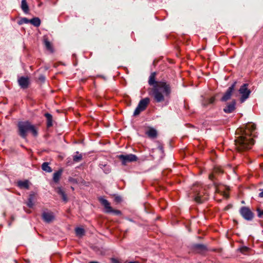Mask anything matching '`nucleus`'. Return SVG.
<instances>
[{
	"instance_id": "nucleus-1",
	"label": "nucleus",
	"mask_w": 263,
	"mask_h": 263,
	"mask_svg": "<svg viewBox=\"0 0 263 263\" xmlns=\"http://www.w3.org/2000/svg\"><path fill=\"white\" fill-rule=\"evenodd\" d=\"M156 73L152 72L149 78L148 84L153 86L152 95L155 101L157 103L162 102L166 100L167 101L171 93V88L169 84L164 81H156Z\"/></svg>"
},
{
	"instance_id": "nucleus-2",
	"label": "nucleus",
	"mask_w": 263,
	"mask_h": 263,
	"mask_svg": "<svg viewBox=\"0 0 263 263\" xmlns=\"http://www.w3.org/2000/svg\"><path fill=\"white\" fill-rule=\"evenodd\" d=\"M255 129V124L248 123L244 129L241 128L237 130V133H240V136L235 140L236 148L238 151L242 152L251 148L254 143L251 135Z\"/></svg>"
},
{
	"instance_id": "nucleus-3",
	"label": "nucleus",
	"mask_w": 263,
	"mask_h": 263,
	"mask_svg": "<svg viewBox=\"0 0 263 263\" xmlns=\"http://www.w3.org/2000/svg\"><path fill=\"white\" fill-rule=\"evenodd\" d=\"M18 135L23 138L27 137V133L31 132L33 136L36 137L38 133L35 126L29 121H20L17 124Z\"/></svg>"
},
{
	"instance_id": "nucleus-4",
	"label": "nucleus",
	"mask_w": 263,
	"mask_h": 263,
	"mask_svg": "<svg viewBox=\"0 0 263 263\" xmlns=\"http://www.w3.org/2000/svg\"><path fill=\"white\" fill-rule=\"evenodd\" d=\"M149 103V99L148 98H145L141 100L134 112V116H137L139 115L141 111L144 110Z\"/></svg>"
},
{
	"instance_id": "nucleus-5",
	"label": "nucleus",
	"mask_w": 263,
	"mask_h": 263,
	"mask_svg": "<svg viewBox=\"0 0 263 263\" xmlns=\"http://www.w3.org/2000/svg\"><path fill=\"white\" fill-rule=\"evenodd\" d=\"M118 158L122 162V164L126 165L127 163L136 161L138 159L137 157L132 154L126 155H120L118 156Z\"/></svg>"
},
{
	"instance_id": "nucleus-6",
	"label": "nucleus",
	"mask_w": 263,
	"mask_h": 263,
	"mask_svg": "<svg viewBox=\"0 0 263 263\" xmlns=\"http://www.w3.org/2000/svg\"><path fill=\"white\" fill-rule=\"evenodd\" d=\"M99 200L101 204L104 206L106 213H112L118 215H121V212L120 210H113L112 209L110 205V203L106 199L101 198Z\"/></svg>"
},
{
	"instance_id": "nucleus-7",
	"label": "nucleus",
	"mask_w": 263,
	"mask_h": 263,
	"mask_svg": "<svg viewBox=\"0 0 263 263\" xmlns=\"http://www.w3.org/2000/svg\"><path fill=\"white\" fill-rule=\"evenodd\" d=\"M239 212L242 217L247 220H252L254 217V214L248 207H241L239 210Z\"/></svg>"
},
{
	"instance_id": "nucleus-8",
	"label": "nucleus",
	"mask_w": 263,
	"mask_h": 263,
	"mask_svg": "<svg viewBox=\"0 0 263 263\" xmlns=\"http://www.w3.org/2000/svg\"><path fill=\"white\" fill-rule=\"evenodd\" d=\"M239 93L241 95V101L243 102L248 98L251 91L248 89V84H243L239 89Z\"/></svg>"
},
{
	"instance_id": "nucleus-9",
	"label": "nucleus",
	"mask_w": 263,
	"mask_h": 263,
	"mask_svg": "<svg viewBox=\"0 0 263 263\" xmlns=\"http://www.w3.org/2000/svg\"><path fill=\"white\" fill-rule=\"evenodd\" d=\"M17 82L20 87L24 89H27L30 84L29 78L27 76L18 77Z\"/></svg>"
},
{
	"instance_id": "nucleus-10",
	"label": "nucleus",
	"mask_w": 263,
	"mask_h": 263,
	"mask_svg": "<svg viewBox=\"0 0 263 263\" xmlns=\"http://www.w3.org/2000/svg\"><path fill=\"white\" fill-rule=\"evenodd\" d=\"M236 82H234L231 86L229 87L227 91L225 92L223 97L221 99L222 102H226L231 98L232 94L234 90Z\"/></svg>"
},
{
	"instance_id": "nucleus-11",
	"label": "nucleus",
	"mask_w": 263,
	"mask_h": 263,
	"mask_svg": "<svg viewBox=\"0 0 263 263\" xmlns=\"http://www.w3.org/2000/svg\"><path fill=\"white\" fill-rule=\"evenodd\" d=\"M236 101L233 100L232 102L227 103L226 107L223 108L224 112L230 114L233 112L236 109Z\"/></svg>"
},
{
	"instance_id": "nucleus-12",
	"label": "nucleus",
	"mask_w": 263,
	"mask_h": 263,
	"mask_svg": "<svg viewBox=\"0 0 263 263\" xmlns=\"http://www.w3.org/2000/svg\"><path fill=\"white\" fill-rule=\"evenodd\" d=\"M42 218L47 223H50L54 219V215L51 212H44L42 213Z\"/></svg>"
},
{
	"instance_id": "nucleus-13",
	"label": "nucleus",
	"mask_w": 263,
	"mask_h": 263,
	"mask_svg": "<svg viewBox=\"0 0 263 263\" xmlns=\"http://www.w3.org/2000/svg\"><path fill=\"white\" fill-rule=\"evenodd\" d=\"M44 44L45 46L46 49L52 53L53 52V48L52 44L49 42L48 37L46 36H44L43 39Z\"/></svg>"
},
{
	"instance_id": "nucleus-14",
	"label": "nucleus",
	"mask_w": 263,
	"mask_h": 263,
	"mask_svg": "<svg viewBox=\"0 0 263 263\" xmlns=\"http://www.w3.org/2000/svg\"><path fill=\"white\" fill-rule=\"evenodd\" d=\"M146 135L151 139H155L157 136V130L152 127L149 128L145 133Z\"/></svg>"
},
{
	"instance_id": "nucleus-15",
	"label": "nucleus",
	"mask_w": 263,
	"mask_h": 263,
	"mask_svg": "<svg viewBox=\"0 0 263 263\" xmlns=\"http://www.w3.org/2000/svg\"><path fill=\"white\" fill-rule=\"evenodd\" d=\"M56 192L60 195L64 201L67 202L68 200L67 195L65 192V191L63 190L61 187H58L55 189Z\"/></svg>"
},
{
	"instance_id": "nucleus-16",
	"label": "nucleus",
	"mask_w": 263,
	"mask_h": 263,
	"mask_svg": "<svg viewBox=\"0 0 263 263\" xmlns=\"http://www.w3.org/2000/svg\"><path fill=\"white\" fill-rule=\"evenodd\" d=\"M193 248L198 253H203L206 251V246L202 244H195L193 246Z\"/></svg>"
},
{
	"instance_id": "nucleus-17",
	"label": "nucleus",
	"mask_w": 263,
	"mask_h": 263,
	"mask_svg": "<svg viewBox=\"0 0 263 263\" xmlns=\"http://www.w3.org/2000/svg\"><path fill=\"white\" fill-rule=\"evenodd\" d=\"M62 172L63 170L62 169H60L59 170L53 173V180L55 183H57L59 182L60 178L62 174Z\"/></svg>"
},
{
	"instance_id": "nucleus-18",
	"label": "nucleus",
	"mask_w": 263,
	"mask_h": 263,
	"mask_svg": "<svg viewBox=\"0 0 263 263\" xmlns=\"http://www.w3.org/2000/svg\"><path fill=\"white\" fill-rule=\"evenodd\" d=\"M47 119V127H51L53 125V119L52 116L49 113H45L44 115Z\"/></svg>"
},
{
	"instance_id": "nucleus-19",
	"label": "nucleus",
	"mask_w": 263,
	"mask_h": 263,
	"mask_svg": "<svg viewBox=\"0 0 263 263\" xmlns=\"http://www.w3.org/2000/svg\"><path fill=\"white\" fill-rule=\"evenodd\" d=\"M34 196H35V194L34 193H31L29 195V198L28 199V201L27 202V205L29 208H31L33 207V206L34 205L33 200H34Z\"/></svg>"
},
{
	"instance_id": "nucleus-20",
	"label": "nucleus",
	"mask_w": 263,
	"mask_h": 263,
	"mask_svg": "<svg viewBox=\"0 0 263 263\" xmlns=\"http://www.w3.org/2000/svg\"><path fill=\"white\" fill-rule=\"evenodd\" d=\"M21 8L23 12L28 13L29 10V6L27 4L26 0H22L21 2Z\"/></svg>"
},
{
	"instance_id": "nucleus-21",
	"label": "nucleus",
	"mask_w": 263,
	"mask_h": 263,
	"mask_svg": "<svg viewBox=\"0 0 263 263\" xmlns=\"http://www.w3.org/2000/svg\"><path fill=\"white\" fill-rule=\"evenodd\" d=\"M41 20L37 17H33V18L30 20L29 23H31L32 25L34 26L35 27H39L41 25Z\"/></svg>"
},
{
	"instance_id": "nucleus-22",
	"label": "nucleus",
	"mask_w": 263,
	"mask_h": 263,
	"mask_svg": "<svg viewBox=\"0 0 263 263\" xmlns=\"http://www.w3.org/2000/svg\"><path fill=\"white\" fill-rule=\"evenodd\" d=\"M18 186L20 188L29 189V181L28 180L19 181L17 182Z\"/></svg>"
},
{
	"instance_id": "nucleus-23",
	"label": "nucleus",
	"mask_w": 263,
	"mask_h": 263,
	"mask_svg": "<svg viewBox=\"0 0 263 263\" xmlns=\"http://www.w3.org/2000/svg\"><path fill=\"white\" fill-rule=\"evenodd\" d=\"M76 154L73 156V160L75 162H79L82 159V154L79 153V152H76Z\"/></svg>"
},
{
	"instance_id": "nucleus-24",
	"label": "nucleus",
	"mask_w": 263,
	"mask_h": 263,
	"mask_svg": "<svg viewBox=\"0 0 263 263\" xmlns=\"http://www.w3.org/2000/svg\"><path fill=\"white\" fill-rule=\"evenodd\" d=\"M42 169L46 172L50 173L52 169L48 162H44L42 165Z\"/></svg>"
},
{
	"instance_id": "nucleus-25",
	"label": "nucleus",
	"mask_w": 263,
	"mask_h": 263,
	"mask_svg": "<svg viewBox=\"0 0 263 263\" xmlns=\"http://www.w3.org/2000/svg\"><path fill=\"white\" fill-rule=\"evenodd\" d=\"M215 101V98L214 97H212L209 99H208L206 100H205L203 102V105L204 106H206L207 105H208L209 104H213Z\"/></svg>"
},
{
	"instance_id": "nucleus-26",
	"label": "nucleus",
	"mask_w": 263,
	"mask_h": 263,
	"mask_svg": "<svg viewBox=\"0 0 263 263\" xmlns=\"http://www.w3.org/2000/svg\"><path fill=\"white\" fill-rule=\"evenodd\" d=\"M75 231H76V234L77 236H79V237H81V236H83L85 233V231H84V229H83L82 228H79V227L76 228Z\"/></svg>"
},
{
	"instance_id": "nucleus-27",
	"label": "nucleus",
	"mask_w": 263,
	"mask_h": 263,
	"mask_svg": "<svg viewBox=\"0 0 263 263\" xmlns=\"http://www.w3.org/2000/svg\"><path fill=\"white\" fill-rule=\"evenodd\" d=\"M30 20L28 19L26 17L22 18L18 22V24L20 25H22L23 24H28L29 23Z\"/></svg>"
},
{
	"instance_id": "nucleus-28",
	"label": "nucleus",
	"mask_w": 263,
	"mask_h": 263,
	"mask_svg": "<svg viewBox=\"0 0 263 263\" xmlns=\"http://www.w3.org/2000/svg\"><path fill=\"white\" fill-rule=\"evenodd\" d=\"M257 216L259 218H261L263 216V210H261L259 208L257 209Z\"/></svg>"
},
{
	"instance_id": "nucleus-29",
	"label": "nucleus",
	"mask_w": 263,
	"mask_h": 263,
	"mask_svg": "<svg viewBox=\"0 0 263 263\" xmlns=\"http://www.w3.org/2000/svg\"><path fill=\"white\" fill-rule=\"evenodd\" d=\"M240 250L241 252L244 253L245 252H248L249 251V248H248L247 247L244 246V247H241L240 249Z\"/></svg>"
},
{
	"instance_id": "nucleus-30",
	"label": "nucleus",
	"mask_w": 263,
	"mask_h": 263,
	"mask_svg": "<svg viewBox=\"0 0 263 263\" xmlns=\"http://www.w3.org/2000/svg\"><path fill=\"white\" fill-rule=\"evenodd\" d=\"M195 200L198 203H201L203 200L201 198L200 196H197L195 198Z\"/></svg>"
},
{
	"instance_id": "nucleus-31",
	"label": "nucleus",
	"mask_w": 263,
	"mask_h": 263,
	"mask_svg": "<svg viewBox=\"0 0 263 263\" xmlns=\"http://www.w3.org/2000/svg\"><path fill=\"white\" fill-rule=\"evenodd\" d=\"M122 200L121 197L120 196H117L115 198V201L117 202H120Z\"/></svg>"
},
{
	"instance_id": "nucleus-32",
	"label": "nucleus",
	"mask_w": 263,
	"mask_h": 263,
	"mask_svg": "<svg viewBox=\"0 0 263 263\" xmlns=\"http://www.w3.org/2000/svg\"><path fill=\"white\" fill-rule=\"evenodd\" d=\"M39 80L41 82H44L45 81V77L43 75H41L39 78Z\"/></svg>"
},
{
	"instance_id": "nucleus-33",
	"label": "nucleus",
	"mask_w": 263,
	"mask_h": 263,
	"mask_svg": "<svg viewBox=\"0 0 263 263\" xmlns=\"http://www.w3.org/2000/svg\"><path fill=\"white\" fill-rule=\"evenodd\" d=\"M158 148L163 153V147L162 145H160L158 146Z\"/></svg>"
},
{
	"instance_id": "nucleus-34",
	"label": "nucleus",
	"mask_w": 263,
	"mask_h": 263,
	"mask_svg": "<svg viewBox=\"0 0 263 263\" xmlns=\"http://www.w3.org/2000/svg\"><path fill=\"white\" fill-rule=\"evenodd\" d=\"M160 61L159 60H155L154 61H153V64L154 65H156L157 64H158V62H160Z\"/></svg>"
},
{
	"instance_id": "nucleus-35",
	"label": "nucleus",
	"mask_w": 263,
	"mask_h": 263,
	"mask_svg": "<svg viewBox=\"0 0 263 263\" xmlns=\"http://www.w3.org/2000/svg\"><path fill=\"white\" fill-rule=\"evenodd\" d=\"M259 197H263V189L261 190V192L259 194Z\"/></svg>"
},
{
	"instance_id": "nucleus-36",
	"label": "nucleus",
	"mask_w": 263,
	"mask_h": 263,
	"mask_svg": "<svg viewBox=\"0 0 263 263\" xmlns=\"http://www.w3.org/2000/svg\"><path fill=\"white\" fill-rule=\"evenodd\" d=\"M209 178L211 179V180H213V178H214V175L213 174H211L209 175Z\"/></svg>"
},
{
	"instance_id": "nucleus-37",
	"label": "nucleus",
	"mask_w": 263,
	"mask_h": 263,
	"mask_svg": "<svg viewBox=\"0 0 263 263\" xmlns=\"http://www.w3.org/2000/svg\"><path fill=\"white\" fill-rule=\"evenodd\" d=\"M169 63H170V64H174V62H173V61L172 60H170L169 61Z\"/></svg>"
},
{
	"instance_id": "nucleus-38",
	"label": "nucleus",
	"mask_w": 263,
	"mask_h": 263,
	"mask_svg": "<svg viewBox=\"0 0 263 263\" xmlns=\"http://www.w3.org/2000/svg\"><path fill=\"white\" fill-rule=\"evenodd\" d=\"M11 220L12 221H13L14 220V217L13 216H11Z\"/></svg>"
},
{
	"instance_id": "nucleus-39",
	"label": "nucleus",
	"mask_w": 263,
	"mask_h": 263,
	"mask_svg": "<svg viewBox=\"0 0 263 263\" xmlns=\"http://www.w3.org/2000/svg\"><path fill=\"white\" fill-rule=\"evenodd\" d=\"M129 263H137V262H135V261H130Z\"/></svg>"
},
{
	"instance_id": "nucleus-40",
	"label": "nucleus",
	"mask_w": 263,
	"mask_h": 263,
	"mask_svg": "<svg viewBox=\"0 0 263 263\" xmlns=\"http://www.w3.org/2000/svg\"><path fill=\"white\" fill-rule=\"evenodd\" d=\"M241 203H245V201H241Z\"/></svg>"
},
{
	"instance_id": "nucleus-41",
	"label": "nucleus",
	"mask_w": 263,
	"mask_h": 263,
	"mask_svg": "<svg viewBox=\"0 0 263 263\" xmlns=\"http://www.w3.org/2000/svg\"><path fill=\"white\" fill-rule=\"evenodd\" d=\"M11 222H10V223H9V226H10L11 225Z\"/></svg>"
},
{
	"instance_id": "nucleus-42",
	"label": "nucleus",
	"mask_w": 263,
	"mask_h": 263,
	"mask_svg": "<svg viewBox=\"0 0 263 263\" xmlns=\"http://www.w3.org/2000/svg\"><path fill=\"white\" fill-rule=\"evenodd\" d=\"M71 189H72V190H74V188L73 187H71Z\"/></svg>"
},
{
	"instance_id": "nucleus-43",
	"label": "nucleus",
	"mask_w": 263,
	"mask_h": 263,
	"mask_svg": "<svg viewBox=\"0 0 263 263\" xmlns=\"http://www.w3.org/2000/svg\"><path fill=\"white\" fill-rule=\"evenodd\" d=\"M262 233H263V230H262Z\"/></svg>"
}]
</instances>
